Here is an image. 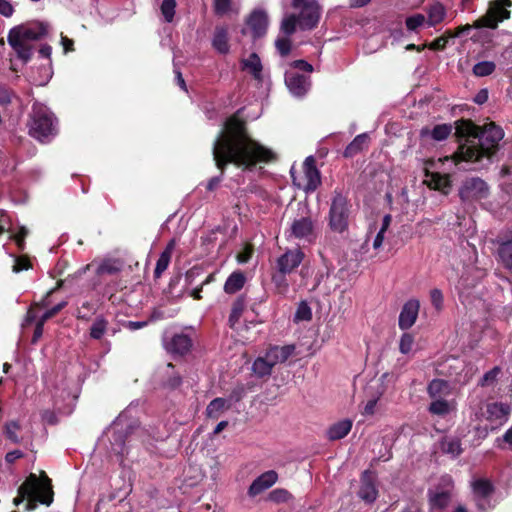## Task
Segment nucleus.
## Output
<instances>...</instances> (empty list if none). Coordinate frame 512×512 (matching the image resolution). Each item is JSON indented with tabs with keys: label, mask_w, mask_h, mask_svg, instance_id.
Returning <instances> with one entry per match:
<instances>
[{
	"label": "nucleus",
	"mask_w": 512,
	"mask_h": 512,
	"mask_svg": "<svg viewBox=\"0 0 512 512\" xmlns=\"http://www.w3.org/2000/svg\"><path fill=\"white\" fill-rule=\"evenodd\" d=\"M213 158L221 170L230 163L238 167L251 168L257 163L274 160L275 153L252 139L247 134L245 123L234 115L227 119L214 142Z\"/></svg>",
	"instance_id": "f257e3e1"
},
{
	"label": "nucleus",
	"mask_w": 512,
	"mask_h": 512,
	"mask_svg": "<svg viewBox=\"0 0 512 512\" xmlns=\"http://www.w3.org/2000/svg\"><path fill=\"white\" fill-rule=\"evenodd\" d=\"M455 129L456 135L465 138V142L460 144L452 157L439 158L431 162L432 168H439L444 162L458 165L462 161L477 164L476 168H482L490 162L491 156L504 137L503 130L494 123H488L480 129L469 120H460L456 122Z\"/></svg>",
	"instance_id": "f03ea898"
},
{
	"label": "nucleus",
	"mask_w": 512,
	"mask_h": 512,
	"mask_svg": "<svg viewBox=\"0 0 512 512\" xmlns=\"http://www.w3.org/2000/svg\"><path fill=\"white\" fill-rule=\"evenodd\" d=\"M292 7L299 11V14H288L283 17L280 30L285 36L292 35L297 25L302 30H310L317 25L320 18L317 0H292ZM275 46L281 56H287L291 50V41L288 37L278 38Z\"/></svg>",
	"instance_id": "7ed1b4c3"
},
{
	"label": "nucleus",
	"mask_w": 512,
	"mask_h": 512,
	"mask_svg": "<svg viewBox=\"0 0 512 512\" xmlns=\"http://www.w3.org/2000/svg\"><path fill=\"white\" fill-rule=\"evenodd\" d=\"M19 497L14 499L15 505H19L24 498H28V509H33L35 504L33 501H38L42 504L49 506L53 502V491L50 479L43 473L41 478L35 474H30L26 481L19 487Z\"/></svg>",
	"instance_id": "20e7f679"
},
{
	"label": "nucleus",
	"mask_w": 512,
	"mask_h": 512,
	"mask_svg": "<svg viewBox=\"0 0 512 512\" xmlns=\"http://www.w3.org/2000/svg\"><path fill=\"white\" fill-rule=\"evenodd\" d=\"M510 410L509 405L503 403H490L486 405L485 412H482L481 414L475 412L474 418L471 419L472 421H479L480 417H483L487 421L483 426L480 425V423L473 426V430L476 435L485 437L489 430H494L503 425L507 421Z\"/></svg>",
	"instance_id": "39448f33"
},
{
	"label": "nucleus",
	"mask_w": 512,
	"mask_h": 512,
	"mask_svg": "<svg viewBox=\"0 0 512 512\" xmlns=\"http://www.w3.org/2000/svg\"><path fill=\"white\" fill-rule=\"evenodd\" d=\"M29 133L41 142L49 141L55 135L56 126L53 114L42 105H34L29 124Z\"/></svg>",
	"instance_id": "423d86ee"
},
{
	"label": "nucleus",
	"mask_w": 512,
	"mask_h": 512,
	"mask_svg": "<svg viewBox=\"0 0 512 512\" xmlns=\"http://www.w3.org/2000/svg\"><path fill=\"white\" fill-rule=\"evenodd\" d=\"M349 204L346 197L336 194L331 202L329 210V227L336 233H343L348 228Z\"/></svg>",
	"instance_id": "0eeeda50"
},
{
	"label": "nucleus",
	"mask_w": 512,
	"mask_h": 512,
	"mask_svg": "<svg viewBox=\"0 0 512 512\" xmlns=\"http://www.w3.org/2000/svg\"><path fill=\"white\" fill-rule=\"evenodd\" d=\"M511 4V0L494 1L491 3L487 13L476 20L474 24L475 27H486L491 29L496 28L499 22L510 17V12L507 10V7L511 6Z\"/></svg>",
	"instance_id": "6e6552de"
},
{
	"label": "nucleus",
	"mask_w": 512,
	"mask_h": 512,
	"mask_svg": "<svg viewBox=\"0 0 512 512\" xmlns=\"http://www.w3.org/2000/svg\"><path fill=\"white\" fill-rule=\"evenodd\" d=\"M10 30L15 34L12 36L15 43H17L18 38L21 37L34 43L48 34L49 25L46 22L33 21L17 25Z\"/></svg>",
	"instance_id": "1a4fd4ad"
},
{
	"label": "nucleus",
	"mask_w": 512,
	"mask_h": 512,
	"mask_svg": "<svg viewBox=\"0 0 512 512\" xmlns=\"http://www.w3.org/2000/svg\"><path fill=\"white\" fill-rule=\"evenodd\" d=\"M459 195L465 202L485 199L489 195V186L480 178H469L463 182Z\"/></svg>",
	"instance_id": "9d476101"
},
{
	"label": "nucleus",
	"mask_w": 512,
	"mask_h": 512,
	"mask_svg": "<svg viewBox=\"0 0 512 512\" xmlns=\"http://www.w3.org/2000/svg\"><path fill=\"white\" fill-rule=\"evenodd\" d=\"M304 178L305 183H302L300 180H298L293 173V170H291V176L293 179L294 185L298 186L299 188H302L306 192L314 191L321 183L320 173L315 165V160L312 156H309L305 159L304 164Z\"/></svg>",
	"instance_id": "9b49d317"
},
{
	"label": "nucleus",
	"mask_w": 512,
	"mask_h": 512,
	"mask_svg": "<svg viewBox=\"0 0 512 512\" xmlns=\"http://www.w3.org/2000/svg\"><path fill=\"white\" fill-rule=\"evenodd\" d=\"M469 432L468 428L461 427L456 434L444 436L439 442L440 451L451 459L457 458L463 452L461 438Z\"/></svg>",
	"instance_id": "f8f14e48"
},
{
	"label": "nucleus",
	"mask_w": 512,
	"mask_h": 512,
	"mask_svg": "<svg viewBox=\"0 0 512 512\" xmlns=\"http://www.w3.org/2000/svg\"><path fill=\"white\" fill-rule=\"evenodd\" d=\"M287 238L313 242L315 238L313 221L309 217L295 219L287 231Z\"/></svg>",
	"instance_id": "ddd939ff"
},
{
	"label": "nucleus",
	"mask_w": 512,
	"mask_h": 512,
	"mask_svg": "<svg viewBox=\"0 0 512 512\" xmlns=\"http://www.w3.org/2000/svg\"><path fill=\"white\" fill-rule=\"evenodd\" d=\"M285 84L289 92L294 97H303L310 89V77L301 75L294 70H289L285 74Z\"/></svg>",
	"instance_id": "4468645a"
},
{
	"label": "nucleus",
	"mask_w": 512,
	"mask_h": 512,
	"mask_svg": "<svg viewBox=\"0 0 512 512\" xmlns=\"http://www.w3.org/2000/svg\"><path fill=\"white\" fill-rule=\"evenodd\" d=\"M164 348L168 353L174 355H185L192 347V340L183 333L174 334L171 337H165L163 340Z\"/></svg>",
	"instance_id": "2eb2a0df"
},
{
	"label": "nucleus",
	"mask_w": 512,
	"mask_h": 512,
	"mask_svg": "<svg viewBox=\"0 0 512 512\" xmlns=\"http://www.w3.org/2000/svg\"><path fill=\"white\" fill-rule=\"evenodd\" d=\"M304 259V253L296 248L287 250L277 259V270L280 274H289L296 269Z\"/></svg>",
	"instance_id": "dca6fc26"
},
{
	"label": "nucleus",
	"mask_w": 512,
	"mask_h": 512,
	"mask_svg": "<svg viewBox=\"0 0 512 512\" xmlns=\"http://www.w3.org/2000/svg\"><path fill=\"white\" fill-rule=\"evenodd\" d=\"M420 310V302L417 299H409L403 305L401 312L399 314L398 325L402 330H407L411 328L418 317Z\"/></svg>",
	"instance_id": "f3484780"
},
{
	"label": "nucleus",
	"mask_w": 512,
	"mask_h": 512,
	"mask_svg": "<svg viewBox=\"0 0 512 512\" xmlns=\"http://www.w3.org/2000/svg\"><path fill=\"white\" fill-rule=\"evenodd\" d=\"M268 24V15L261 9L254 10L247 20V26L250 29L253 38H259L265 35Z\"/></svg>",
	"instance_id": "a211bd4d"
},
{
	"label": "nucleus",
	"mask_w": 512,
	"mask_h": 512,
	"mask_svg": "<svg viewBox=\"0 0 512 512\" xmlns=\"http://www.w3.org/2000/svg\"><path fill=\"white\" fill-rule=\"evenodd\" d=\"M13 35V31L9 30L7 35V42L17 57L24 63H27L33 55L35 49L34 44L30 40L24 39V37L18 38L17 43H15L12 37Z\"/></svg>",
	"instance_id": "6ab92c4d"
},
{
	"label": "nucleus",
	"mask_w": 512,
	"mask_h": 512,
	"mask_svg": "<svg viewBox=\"0 0 512 512\" xmlns=\"http://www.w3.org/2000/svg\"><path fill=\"white\" fill-rule=\"evenodd\" d=\"M278 479L275 471L269 470L257 477L248 489V494L251 497L257 496L263 491L272 487Z\"/></svg>",
	"instance_id": "aec40b11"
},
{
	"label": "nucleus",
	"mask_w": 512,
	"mask_h": 512,
	"mask_svg": "<svg viewBox=\"0 0 512 512\" xmlns=\"http://www.w3.org/2000/svg\"><path fill=\"white\" fill-rule=\"evenodd\" d=\"M425 179L424 182L434 190H439L444 194H447L450 191L451 183L450 177L448 174H441L439 172H431L429 171V167L425 168Z\"/></svg>",
	"instance_id": "412c9836"
},
{
	"label": "nucleus",
	"mask_w": 512,
	"mask_h": 512,
	"mask_svg": "<svg viewBox=\"0 0 512 512\" xmlns=\"http://www.w3.org/2000/svg\"><path fill=\"white\" fill-rule=\"evenodd\" d=\"M457 410V402L454 399L448 400L446 398L434 399L431 401L428 411L439 417H446Z\"/></svg>",
	"instance_id": "4be33fe9"
},
{
	"label": "nucleus",
	"mask_w": 512,
	"mask_h": 512,
	"mask_svg": "<svg viewBox=\"0 0 512 512\" xmlns=\"http://www.w3.org/2000/svg\"><path fill=\"white\" fill-rule=\"evenodd\" d=\"M295 353V345L289 344L284 346H272L265 355L273 366L284 363Z\"/></svg>",
	"instance_id": "5701e85b"
},
{
	"label": "nucleus",
	"mask_w": 512,
	"mask_h": 512,
	"mask_svg": "<svg viewBox=\"0 0 512 512\" xmlns=\"http://www.w3.org/2000/svg\"><path fill=\"white\" fill-rule=\"evenodd\" d=\"M359 497L367 503L373 502L377 497V489L374 479L365 472L361 479V486L358 492Z\"/></svg>",
	"instance_id": "b1692460"
},
{
	"label": "nucleus",
	"mask_w": 512,
	"mask_h": 512,
	"mask_svg": "<svg viewBox=\"0 0 512 512\" xmlns=\"http://www.w3.org/2000/svg\"><path fill=\"white\" fill-rule=\"evenodd\" d=\"M66 302L63 301L61 303H58L57 305H55L54 307H52L51 309H48L46 310L42 315H38V309L40 308V305L39 304H36L35 307L31 308L28 312H27V316H26V321L27 322H32V321H39L43 324H45V322L47 320H49L50 318H52L53 316H55L58 312H60L65 306H66Z\"/></svg>",
	"instance_id": "393cba45"
},
{
	"label": "nucleus",
	"mask_w": 512,
	"mask_h": 512,
	"mask_svg": "<svg viewBox=\"0 0 512 512\" xmlns=\"http://www.w3.org/2000/svg\"><path fill=\"white\" fill-rule=\"evenodd\" d=\"M427 391L429 397L434 400L448 397L451 394V387L445 380L434 379L429 383Z\"/></svg>",
	"instance_id": "a878e982"
},
{
	"label": "nucleus",
	"mask_w": 512,
	"mask_h": 512,
	"mask_svg": "<svg viewBox=\"0 0 512 512\" xmlns=\"http://www.w3.org/2000/svg\"><path fill=\"white\" fill-rule=\"evenodd\" d=\"M352 428V421L348 419L341 420L329 427L326 432L327 438L331 441L339 440L348 435Z\"/></svg>",
	"instance_id": "bb28decb"
},
{
	"label": "nucleus",
	"mask_w": 512,
	"mask_h": 512,
	"mask_svg": "<svg viewBox=\"0 0 512 512\" xmlns=\"http://www.w3.org/2000/svg\"><path fill=\"white\" fill-rule=\"evenodd\" d=\"M242 69L250 73L256 80H262V63L256 53H251L242 60Z\"/></svg>",
	"instance_id": "cd10ccee"
},
{
	"label": "nucleus",
	"mask_w": 512,
	"mask_h": 512,
	"mask_svg": "<svg viewBox=\"0 0 512 512\" xmlns=\"http://www.w3.org/2000/svg\"><path fill=\"white\" fill-rule=\"evenodd\" d=\"M213 48L220 54H227L230 50L228 31L224 27H217L212 38Z\"/></svg>",
	"instance_id": "c85d7f7f"
},
{
	"label": "nucleus",
	"mask_w": 512,
	"mask_h": 512,
	"mask_svg": "<svg viewBox=\"0 0 512 512\" xmlns=\"http://www.w3.org/2000/svg\"><path fill=\"white\" fill-rule=\"evenodd\" d=\"M231 402L225 398H215L213 399L206 408V415L208 418L217 419L219 418L225 411L230 409Z\"/></svg>",
	"instance_id": "c756f323"
},
{
	"label": "nucleus",
	"mask_w": 512,
	"mask_h": 512,
	"mask_svg": "<svg viewBox=\"0 0 512 512\" xmlns=\"http://www.w3.org/2000/svg\"><path fill=\"white\" fill-rule=\"evenodd\" d=\"M174 247H175V241L171 240L168 243L165 250L160 254V256L157 260V263H156L155 271H154V275L156 278H159L162 275V273L168 268Z\"/></svg>",
	"instance_id": "7c9ffc66"
},
{
	"label": "nucleus",
	"mask_w": 512,
	"mask_h": 512,
	"mask_svg": "<svg viewBox=\"0 0 512 512\" xmlns=\"http://www.w3.org/2000/svg\"><path fill=\"white\" fill-rule=\"evenodd\" d=\"M246 277L241 271L233 272L226 280L224 284V291L228 294H234L238 292L244 286Z\"/></svg>",
	"instance_id": "2f4dec72"
},
{
	"label": "nucleus",
	"mask_w": 512,
	"mask_h": 512,
	"mask_svg": "<svg viewBox=\"0 0 512 512\" xmlns=\"http://www.w3.org/2000/svg\"><path fill=\"white\" fill-rule=\"evenodd\" d=\"M427 14V24L429 26H435L444 20L446 16V10L445 7L440 2H435L428 6Z\"/></svg>",
	"instance_id": "473e14b6"
},
{
	"label": "nucleus",
	"mask_w": 512,
	"mask_h": 512,
	"mask_svg": "<svg viewBox=\"0 0 512 512\" xmlns=\"http://www.w3.org/2000/svg\"><path fill=\"white\" fill-rule=\"evenodd\" d=\"M163 385L167 388H176L181 384V377L175 371L174 366L169 363L161 371Z\"/></svg>",
	"instance_id": "72a5a7b5"
},
{
	"label": "nucleus",
	"mask_w": 512,
	"mask_h": 512,
	"mask_svg": "<svg viewBox=\"0 0 512 512\" xmlns=\"http://www.w3.org/2000/svg\"><path fill=\"white\" fill-rule=\"evenodd\" d=\"M368 145V135L360 134L354 138V140L346 147L344 151L345 157H353L357 153L361 152Z\"/></svg>",
	"instance_id": "f704fd0d"
},
{
	"label": "nucleus",
	"mask_w": 512,
	"mask_h": 512,
	"mask_svg": "<svg viewBox=\"0 0 512 512\" xmlns=\"http://www.w3.org/2000/svg\"><path fill=\"white\" fill-rule=\"evenodd\" d=\"M273 367L272 363L268 361V357L264 355L254 361L252 370L258 377H264L271 374Z\"/></svg>",
	"instance_id": "c9c22d12"
},
{
	"label": "nucleus",
	"mask_w": 512,
	"mask_h": 512,
	"mask_svg": "<svg viewBox=\"0 0 512 512\" xmlns=\"http://www.w3.org/2000/svg\"><path fill=\"white\" fill-rule=\"evenodd\" d=\"M451 491L435 489L430 491V502L434 507L443 508L450 500Z\"/></svg>",
	"instance_id": "e433bc0d"
},
{
	"label": "nucleus",
	"mask_w": 512,
	"mask_h": 512,
	"mask_svg": "<svg viewBox=\"0 0 512 512\" xmlns=\"http://www.w3.org/2000/svg\"><path fill=\"white\" fill-rule=\"evenodd\" d=\"M496 69L493 61H481L473 66V74L477 77H485L491 75Z\"/></svg>",
	"instance_id": "4c0bfd02"
},
{
	"label": "nucleus",
	"mask_w": 512,
	"mask_h": 512,
	"mask_svg": "<svg viewBox=\"0 0 512 512\" xmlns=\"http://www.w3.org/2000/svg\"><path fill=\"white\" fill-rule=\"evenodd\" d=\"M499 258L503 265L509 269L512 268V241L504 242L500 245L498 251Z\"/></svg>",
	"instance_id": "58836bf2"
},
{
	"label": "nucleus",
	"mask_w": 512,
	"mask_h": 512,
	"mask_svg": "<svg viewBox=\"0 0 512 512\" xmlns=\"http://www.w3.org/2000/svg\"><path fill=\"white\" fill-rule=\"evenodd\" d=\"M108 322L103 317H97L91 328H90V336L93 339H100L105 334L107 330Z\"/></svg>",
	"instance_id": "ea45409f"
},
{
	"label": "nucleus",
	"mask_w": 512,
	"mask_h": 512,
	"mask_svg": "<svg viewBox=\"0 0 512 512\" xmlns=\"http://www.w3.org/2000/svg\"><path fill=\"white\" fill-rule=\"evenodd\" d=\"M473 493L478 497H486L492 491V486L489 481L484 479L475 480L472 483Z\"/></svg>",
	"instance_id": "a19ab883"
},
{
	"label": "nucleus",
	"mask_w": 512,
	"mask_h": 512,
	"mask_svg": "<svg viewBox=\"0 0 512 512\" xmlns=\"http://www.w3.org/2000/svg\"><path fill=\"white\" fill-rule=\"evenodd\" d=\"M161 13L166 22L170 23L173 21L175 10H176V1L175 0H163L160 6Z\"/></svg>",
	"instance_id": "79ce46f5"
},
{
	"label": "nucleus",
	"mask_w": 512,
	"mask_h": 512,
	"mask_svg": "<svg viewBox=\"0 0 512 512\" xmlns=\"http://www.w3.org/2000/svg\"><path fill=\"white\" fill-rule=\"evenodd\" d=\"M119 423H114L113 425V432L115 434V443L112 445V451L114 454L122 456L125 452V446H124V440L122 438V435L119 434Z\"/></svg>",
	"instance_id": "37998d69"
},
{
	"label": "nucleus",
	"mask_w": 512,
	"mask_h": 512,
	"mask_svg": "<svg viewBox=\"0 0 512 512\" xmlns=\"http://www.w3.org/2000/svg\"><path fill=\"white\" fill-rule=\"evenodd\" d=\"M452 131V126L448 124L436 125L430 132L431 137L436 141L446 139Z\"/></svg>",
	"instance_id": "c03bdc74"
},
{
	"label": "nucleus",
	"mask_w": 512,
	"mask_h": 512,
	"mask_svg": "<svg viewBox=\"0 0 512 512\" xmlns=\"http://www.w3.org/2000/svg\"><path fill=\"white\" fill-rule=\"evenodd\" d=\"M21 429L20 424L17 421H10L5 425V435L13 443H19L20 438L18 431Z\"/></svg>",
	"instance_id": "a18cd8bd"
},
{
	"label": "nucleus",
	"mask_w": 512,
	"mask_h": 512,
	"mask_svg": "<svg viewBox=\"0 0 512 512\" xmlns=\"http://www.w3.org/2000/svg\"><path fill=\"white\" fill-rule=\"evenodd\" d=\"M414 346V337L410 333H404L399 341V350L402 354H409Z\"/></svg>",
	"instance_id": "49530a36"
},
{
	"label": "nucleus",
	"mask_w": 512,
	"mask_h": 512,
	"mask_svg": "<svg viewBox=\"0 0 512 512\" xmlns=\"http://www.w3.org/2000/svg\"><path fill=\"white\" fill-rule=\"evenodd\" d=\"M118 271V267L111 260L101 261L96 267L97 275L113 274Z\"/></svg>",
	"instance_id": "de8ad7c7"
},
{
	"label": "nucleus",
	"mask_w": 512,
	"mask_h": 512,
	"mask_svg": "<svg viewBox=\"0 0 512 512\" xmlns=\"http://www.w3.org/2000/svg\"><path fill=\"white\" fill-rule=\"evenodd\" d=\"M311 317L310 307L305 302L300 303L294 315L295 321H308Z\"/></svg>",
	"instance_id": "09e8293b"
},
{
	"label": "nucleus",
	"mask_w": 512,
	"mask_h": 512,
	"mask_svg": "<svg viewBox=\"0 0 512 512\" xmlns=\"http://www.w3.org/2000/svg\"><path fill=\"white\" fill-rule=\"evenodd\" d=\"M269 498L275 503H283L291 500L292 495L285 489H275L269 494Z\"/></svg>",
	"instance_id": "8fccbe9b"
},
{
	"label": "nucleus",
	"mask_w": 512,
	"mask_h": 512,
	"mask_svg": "<svg viewBox=\"0 0 512 512\" xmlns=\"http://www.w3.org/2000/svg\"><path fill=\"white\" fill-rule=\"evenodd\" d=\"M425 21L424 15L414 14L406 19L405 24L409 31H415L418 27L422 26Z\"/></svg>",
	"instance_id": "3c124183"
},
{
	"label": "nucleus",
	"mask_w": 512,
	"mask_h": 512,
	"mask_svg": "<svg viewBox=\"0 0 512 512\" xmlns=\"http://www.w3.org/2000/svg\"><path fill=\"white\" fill-rule=\"evenodd\" d=\"M243 312V304L242 303H236L231 311V314L229 316V323L232 328H234L240 319Z\"/></svg>",
	"instance_id": "603ef678"
},
{
	"label": "nucleus",
	"mask_w": 512,
	"mask_h": 512,
	"mask_svg": "<svg viewBox=\"0 0 512 512\" xmlns=\"http://www.w3.org/2000/svg\"><path fill=\"white\" fill-rule=\"evenodd\" d=\"M379 397L369 399L363 406L362 414L364 416H373L377 412V403Z\"/></svg>",
	"instance_id": "864d4df0"
},
{
	"label": "nucleus",
	"mask_w": 512,
	"mask_h": 512,
	"mask_svg": "<svg viewBox=\"0 0 512 512\" xmlns=\"http://www.w3.org/2000/svg\"><path fill=\"white\" fill-rule=\"evenodd\" d=\"M231 7V0H214V10L218 15L228 13Z\"/></svg>",
	"instance_id": "5fc2aeb1"
},
{
	"label": "nucleus",
	"mask_w": 512,
	"mask_h": 512,
	"mask_svg": "<svg viewBox=\"0 0 512 512\" xmlns=\"http://www.w3.org/2000/svg\"><path fill=\"white\" fill-rule=\"evenodd\" d=\"M430 299L432 305L437 309L440 310L443 306V294L441 290L435 288L430 291Z\"/></svg>",
	"instance_id": "6e6d98bb"
},
{
	"label": "nucleus",
	"mask_w": 512,
	"mask_h": 512,
	"mask_svg": "<svg viewBox=\"0 0 512 512\" xmlns=\"http://www.w3.org/2000/svg\"><path fill=\"white\" fill-rule=\"evenodd\" d=\"M13 5L7 0H0V15L10 18L14 14Z\"/></svg>",
	"instance_id": "4d7b16f0"
},
{
	"label": "nucleus",
	"mask_w": 512,
	"mask_h": 512,
	"mask_svg": "<svg viewBox=\"0 0 512 512\" xmlns=\"http://www.w3.org/2000/svg\"><path fill=\"white\" fill-rule=\"evenodd\" d=\"M30 268V263L28 261V259L24 258V257H19V258H16L15 259V263L13 265V272L15 273H19L23 270H28Z\"/></svg>",
	"instance_id": "13d9d810"
},
{
	"label": "nucleus",
	"mask_w": 512,
	"mask_h": 512,
	"mask_svg": "<svg viewBox=\"0 0 512 512\" xmlns=\"http://www.w3.org/2000/svg\"><path fill=\"white\" fill-rule=\"evenodd\" d=\"M285 275L286 274L279 273L278 275H274L272 278L273 282L275 283V285L281 292L286 291V289L288 287V283L286 281Z\"/></svg>",
	"instance_id": "bf43d9fd"
},
{
	"label": "nucleus",
	"mask_w": 512,
	"mask_h": 512,
	"mask_svg": "<svg viewBox=\"0 0 512 512\" xmlns=\"http://www.w3.org/2000/svg\"><path fill=\"white\" fill-rule=\"evenodd\" d=\"M436 489L452 491V489H453L452 477L449 475L442 476L440 479L439 487H437Z\"/></svg>",
	"instance_id": "052dcab7"
},
{
	"label": "nucleus",
	"mask_w": 512,
	"mask_h": 512,
	"mask_svg": "<svg viewBox=\"0 0 512 512\" xmlns=\"http://www.w3.org/2000/svg\"><path fill=\"white\" fill-rule=\"evenodd\" d=\"M251 255H252V248L250 246H246L243 249V251H241L237 255L238 263H240V264L246 263L251 258Z\"/></svg>",
	"instance_id": "680f3d73"
},
{
	"label": "nucleus",
	"mask_w": 512,
	"mask_h": 512,
	"mask_svg": "<svg viewBox=\"0 0 512 512\" xmlns=\"http://www.w3.org/2000/svg\"><path fill=\"white\" fill-rule=\"evenodd\" d=\"M292 67L295 69L306 71L307 73H311L313 71L312 65L306 62L305 60L294 61L292 63Z\"/></svg>",
	"instance_id": "e2e57ef3"
},
{
	"label": "nucleus",
	"mask_w": 512,
	"mask_h": 512,
	"mask_svg": "<svg viewBox=\"0 0 512 512\" xmlns=\"http://www.w3.org/2000/svg\"><path fill=\"white\" fill-rule=\"evenodd\" d=\"M28 231L25 227H21L20 231L13 235V239L15 240L16 244L20 249H23L24 246V238L27 235Z\"/></svg>",
	"instance_id": "0e129e2a"
},
{
	"label": "nucleus",
	"mask_w": 512,
	"mask_h": 512,
	"mask_svg": "<svg viewBox=\"0 0 512 512\" xmlns=\"http://www.w3.org/2000/svg\"><path fill=\"white\" fill-rule=\"evenodd\" d=\"M447 37H439L437 39H435L430 45H429V48L432 49V50H439V49H443L446 44H447Z\"/></svg>",
	"instance_id": "69168bd1"
},
{
	"label": "nucleus",
	"mask_w": 512,
	"mask_h": 512,
	"mask_svg": "<svg viewBox=\"0 0 512 512\" xmlns=\"http://www.w3.org/2000/svg\"><path fill=\"white\" fill-rule=\"evenodd\" d=\"M488 90L486 88L484 89H481L474 97V102L479 104V105H482L484 104L485 102H487L488 100Z\"/></svg>",
	"instance_id": "338daca9"
},
{
	"label": "nucleus",
	"mask_w": 512,
	"mask_h": 512,
	"mask_svg": "<svg viewBox=\"0 0 512 512\" xmlns=\"http://www.w3.org/2000/svg\"><path fill=\"white\" fill-rule=\"evenodd\" d=\"M499 371V368L495 367L489 372H487L482 378V385L488 383L489 381L495 380L497 375L499 374Z\"/></svg>",
	"instance_id": "774afa93"
}]
</instances>
